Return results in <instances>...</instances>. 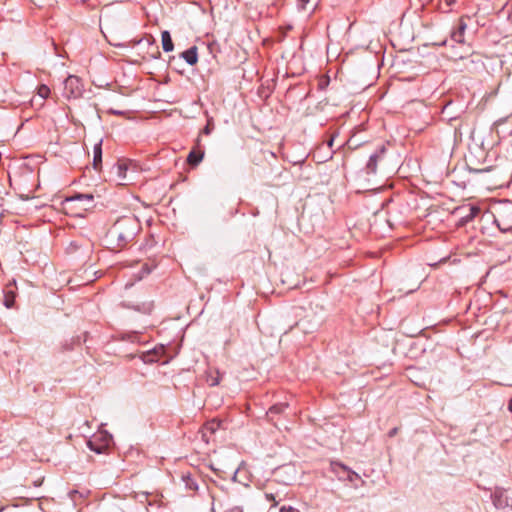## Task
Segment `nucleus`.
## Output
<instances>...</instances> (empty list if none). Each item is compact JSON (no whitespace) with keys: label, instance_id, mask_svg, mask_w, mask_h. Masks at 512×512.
Segmentation results:
<instances>
[{"label":"nucleus","instance_id":"6","mask_svg":"<svg viewBox=\"0 0 512 512\" xmlns=\"http://www.w3.org/2000/svg\"><path fill=\"white\" fill-rule=\"evenodd\" d=\"M129 171L136 172V165L130 160H121L115 167V174L120 185H127L132 181L131 177H128Z\"/></svg>","mask_w":512,"mask_h":512},{"label":"nucleus","instance_id":"29","mask_svg":"<svg viewBox=\"0 0 512 512\" xmlns=\"http://www.w3.org/2000/svg\"><path fill=\"white\" fill-rule=\"evenodd\" d=\"M211 510H212V512H216V504H215V500H213V502H212Z\"/></svg>","mask_w":512,"mask_h":512},{"label":"nucleus","instance_id":"16","mask_svg":"<svg viewBox=\"0 0 512 512\" xmlns=\"http://www.w3.org/2000/svg\"><path fill=\"white\" fill-rule=\"evenodd\" d=\"M204 157V152L202 151H191L189 154H188V157H187V161L190 165H198L202 159Z\"/></svg>","mask_w":512,"mask_h":512},{"label":"nucleus","instance_id":"14","mask_svg":"<svg viewBox=\"0 0 512 512\" xmlns=\"http://www.w3.org/2000/svg\"><path fill=\"white\" fill-rule=\"evenodd\" d=\"M504 490L497 489L492 494V500L496 508H504L508 505Z\"/></svg>","mask_w":512,"mask_h":512},{"label":"nucleus","instance_id":"10","mask_svg":"<svg viewBox=\"0 0 512 512\" xmlns=\"http://www.w3.org/2000/svg\"><path fill=\"white\" fill-rule=\"evenodd\" d=\"M331 465L334 472L339 473L340 470L343 471L346 474V479L351 483L360 479L359 474L340 462H332Z\"/></svg>","mask_w":512,"mask_h":512},{"label":"nucleus","instance_id":"30","mask_svg":"<svg viewBox=\"0 0 512 512\" xmlns=\"http://www.w3.org/2000/svg\"><path fill=\"white\" fill-rule=\"evenodd\" d=\"M508 409L510 412H512V398L510 399V401L508 403Z\"/></svg>","mask_w":512,"mask_h":512},{"label":"nucleus","instance_id":"34","mask_svg":"<svg viewBox=\"0 0 512 512\" xmlns=\"http://www.w3.org/2000/svg\"><path fill=\"white\" fill-rule=\"evenodd\" d=\"M189 488H190V489L196 488V485L191 484V485H189Z\"/></svg>","mask_w":512,"mask_h":512},{"label":"nucleus","instance_id":"9","mask_svg":"<svg viewBox=\"0 0 512 512\" xmlns=\"http://www.w3.org/2000/svg\"><path fill=\"white\" fill-rule=\"evenodd\" d=\"M220 428V421L211 420L204 424L201 429L202 439L209 443L211 436Z\"/></svg>","mask_w":512,"mask_h":512},{"label":"nucleus","instance_id":"32","mask_svg":"<svg viewBox=\"0 0 512 512\" xmlns=\"http://www.w3.org/2000/svg\"><path fill=\"white\" fill-rule=\"evenodd\" d=\"M471 211H472V214L474 215L475 213H477L479 211V209L475 208V207H472Z\"/></svg>","mask_w":512,"mask_h":512},{"label":"nucleus","instance_id":"21","mask_svg":"<svg viewBox=\"0 0 512 512\" xmlns=\"http://www.w3.org/2000/svg\"><path fill=\"white\" fill-rule=\"evenodd\" d=\"M287 408V404H284V403H280V404H275L273 405L272 407H270L268 413L269 414H278V413H282L285 409Z\"/></svg>","mask_w":512,"mask_h":512},{"label":"nucleus","instance_id":"2","mask_svg":"<svg viewBox=\"0 0 512 512\" xmlns=\"http://www.w3.org/2000/svg\"><path fill=\"white\" fill-rule=\"evenodd\" d=\"M63 207L66 213L75 217H83L86 211L94 207V196L92 194H76L67 197L63 202Z\"/></svg>","mask_w":512,"mask_h":512},{"label":"nucleus","instance_id":"35","mask_svg":"<svg viewBox=\"0 0 512 512\" xmlns=\"http://www.w3.org/2000/svg\"><path fill=\"white\" fill-rule=\"evenodd\" d=\"M112 113H114V114H120V112H118V111H112Z\"/></svg>","mask_w":512,"mask_h":512},{"label":"nucleus","instance_id":"7","mask_svg":"<svg viewBox=\"0 0 512 512\" xmlns=\"http://www.w3.org/2000/svg\"><path fill=\"white\" fill-rule=\"evenodd\" d=\"M467 29L466 17L459 18L457 24L450 32L451 41L463 44L465 43V31Z\"/></svg>","mask_w":512,"mask_h":512},{"label":"nucleus","instance_id":"20","mask_svg":"<svg viewBox=\"0 0 512 512\" xmlns=\"http://www.w3.org/2000/svg\"><path fill=\"white\" fill-rule=\"evenodd\" d=\"M153 307H154L153 302L149 301V302H144L141 305L135 306L134 309L137 311L149 314L153 310Z\"/></svg>","mask_w":512,"mask_h":512},{"label":"nucleus","instance_id":"17","mask_svg":"<svg viewBox=\"0 0 512 512\" xmlns=\"http://www.w3.org/2000/svg\"><path fill=\"white\" fill-rule=\"evenodd\" d=\"M14 301H15V293L12 290H8V289L5 290L4 305L7 308H11V307H13Z\"/></svg>","mask_w":512,"mask_h":512},{"label":"nucleus","instance_id":"26","mask_svg":"<svg viewBox=\"0 0 512 512\" xmlns=\"http://www.w3.org/2000/svg\"><path fill=\"white\" fill-rule=\"evenodd\" d=\"M333 142H334V137H331V139L327 142V144L325 146L327 148L331 149L333 146Z\"/></svg>","mask_w":512,"mask_h":512},{"label":"nucleus","instance_id":"18","mask_svg":"<svg viewBox=\"0 0 512 512\" xmlns=\"http://www.w3.org/2000/svg\"><path fill=\"white\" fill-rule=\"evenodd\" d=\"M50 92V88L45 84H41L37 87V95L41 98L42 101L49 97Z\"/></svg>","mask_w":512,"mask_h":512},{"label":"nucleus","instance_id":"22","mask_svg":"<svg viewBox=\"0 0 512 512\" xmlns=\"http://www.w3.org/2000/svg\"><path fill=\"white\" fill-rule=\"evenodd\" d=\"M279 495L277 493H271V492H266L265 493V498L267 501L269 502H272V506H276L278 504V502L281 500V499H278Z\"/></svg>","mask_w":512,"mask_h":512},{"label":"nucleus","instance_id":"13","mask_svg":"<svg viewBox=\"0 0 512 512\" xmlns=\"http://www.w3.org/2000/svg\"><path fill=\"white\" fill-rule=\"evenodd\" d=\"M181 57L189 64L195 65L198 62L197 47L193 46L181 53Z\"/></svg>","mask_w":512,"mask_h":512},{"label":"nucleus","instance_id":"19","mask_svg":"<svg viewBox=\"0 0 512 512\" xmlns=\"http://www.w3.org/2000/svg\"><path fill=\"white\" fill-rule=\"evenodd\" d=\"M221 375L218 371L215 373H209L207 376V382L210 386H217L220 383Z\"/></svg>","mask_w":512,"mask_h":512},{"label":"nucleus","instance_id":"5","mask_svg":"<svg viewBox=\"0 0 512 512\" xmlns=\"http://www.w3.org/2000/svg\"><path fill=\"white\" fill-rule=\"evenodd\" d=\"M84 91L82 81L75 75H69L64 81L63 96L67 99H77L82 96Z\"/></svg>","mask_w":512,"mask_h":512},{"label":"nucleus","instance_id":"3","mask_svg":"<svg viewBox=\"0 0 512 512\" xmlns=\"http://www.w3.org/2000/svg\"><path fill=\"white\" fill-rule=\"evenodd\" d=\"M494 223L501 231L512 230V201H503L494 206Z\"/></svg>","mask_w":512,"mask_h":512},{"label":"nucleus","instance_id":"15","mask_svg":"<svg viewBox=\"0 0 512 512\" xmlns=\"http://www.w3.org/2000/svg\"><path fill=\"white\" fill-rule=\"evenodd\" d=\"M162 48L165 52H171L174 49V44L169 31L165 30L161 33Z\"/></svg>","mask_w":512,"mask_h":512},{"label":"nucleus","instance_id":"8","mask_svg":"<svg viewBox=\"0 0 512 512\" xmlns=\"http://www.w3.org/2000/svg\"><path fill=\"white\" fill-rule=\"evenodd\" d=\"M165 351L164 346L155 347L152 350L143 352L141 355V360L144 363H154L160 360L161 356Z\"/></svg>","mask_w":512,"mask_h":512},{"label":"nucleus","instance_id":"12","mask_svg":"<svg viewBox=\"0 0 512 512\" xmlns=\"http://www.w3.org/2000/svg\"><path fill=\"white\" fill-rule=\"evenodd\" d=\"M102 164V139H100L93 147V167L100 170Z\"/></svg>","mask_w":512,"mask_h":512},{"label":"nucleus","instance_id":"23","mask_svg":"<svg viewBox=\"0 0 512 512\" xmlns=\"http://www.w3.org/2000/svg\"><path fill=\"white\" fill-rule=\"evenodd\" d=\"M310 0H297V8L299 10H305Z\"/></svg>","mask_w":512,"mask_h":512},{"label":"nucleus","instance_id":"28","mask_svg":"<svg viewBox=\"0 0 512 512\" xmlns=\"http://www.w3.org/2000/svg\"><path fill=\"white\" fill-rule=\"evenodd\" d=\"M160 55H161V53L159 52V50H158V49H156V52L152 55V57H153L154 59H158V58L160 57Z\"/></svg>","mask_w":512,"mask_h":512},{"label":"nucleus","instance_id":"4","mask_svg":"<svg viewBox=\"0 0 512 512\" xmlns=\"http://www.w3.org/2000/svg\"><path fill=\"white\" fill-rule=\"evenodd\" d=\"M111 441L112 437L110 434L105 431H99L88 440L87 445L92 451L102 454L108 449Z\"/></svg>","mask_w":512,"mask_h":512},{"label":"nucleus","instance_id":"27","mask_svg":"<svg viewBox=\"0 0 512 512\" xmlns=\"http://www.w3.org/2000/svg\"><path fill=\"white\" fill-rule=\"evenodd\" d=\"M226 512H243L241 508L239 507H234V508H231L229 509L228 511Z\"/></svg>","mask_w":512,"mask_h":512},{"label":"nucleus","instance_id":"31","mask_svg":"<svg viewBox=\"0 0 512 512\" xmlns=\"http://www.w3.org/2000/svg\"><path fill=\"white\" fill-rule=\"evenodd\" d=\"M204 133H206V134H209V133H210L209 125H207V126L204 128Z\"/></svg>","mask_w":512,"mask_h":512},{"label":"nucleus","instance_id":"11","mask_svg":"<svg viewBox=\"0 0 512 512\" xmlns=\"http://www.w3.org/2000/svg\"><path fill=\"white\" fill-rule=\"evenodd\" d=\"M386 152L385 147L379 148L378 151H376L374 154H372L369 158V161L366 165L367 173H376L377 171V162L380 160L384 153Z\"/></svg>","mask_w":512,"mask_h":512},{"label":"nucleus","instance_id":"24","mask_svg":"<svg viewBox=\"0 0 512 512\" xmlns=\"http://www.w3.org/2000/svg\"><path fill=\"white\" fill-rule=\"evenodd\" d=\"M280 512H299L297 509L289 506V507H285L283 506L281 509H280Z\"/></svg>","mask_w":512,"mask_h":512},{"label":"nucleus","instance_id":"1","mask_svg":"<svg viewBox=\"0 0 512 512\" xmlns=\"http://www.w3.org/2000/svg\"><path fill=\"white\" fill-rule=\"evenodd\" d=\"M141 225L134 215L119 217L107 231L105 243L108 249L119 251L134 240L139 233Z\"/></svg>","mask_w":512,"mask_h":512},{"label":"nucleus","instance_id":"33","mask_svg":"<svg viewBox=\"0 0 512 512\" xmlns=\"http://www.w3.org/2000/svg\"><path fill=\"white\" fill-rule=\"evenodd\" d=\"M475 172H485V171H488V169L484 168V169H475L474 170Z\"/></svg>","mask_w":512,"mask_h":512},{"label":"nucleus","instance_id":"25","mask_svg":"<svg viewBox=\"0 0 512 512\" xmlns=\"http://www.w3.org/2000/svg\"><path fill=\"white\" fill-rule=\"evenodd\" d=\"M397 432H398V428H397V427H395V428L391 429V430L388 432V436H389V437H394V436L397 434Z\"/></svg>","mask_w":512,"mask_h":512}]
</instances>
